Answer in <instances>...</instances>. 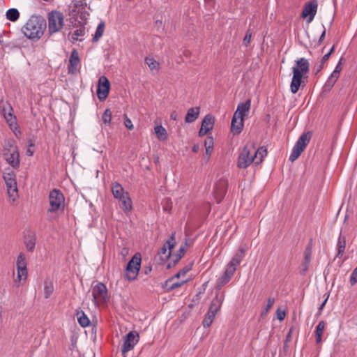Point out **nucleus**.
Wrapping results in <instances>:
<instances>
[{
	"label": "nucleus",
	"instance_id": "nucleus-1",
	"mask_svg": "<svg viewBox=\"0 0 357 357\" xmlns=\"http://www.w3.org/2000/svg\"><path fill=\"white\" fill-rule=\"evenodd\" d=\"M44 19L42 16L33 15L22 28V32L30 39H38L44 33Z\"/></svg>",
	"mask_w": 357,
	"mask_h": 357
},
{
	"label": "nucleus",
	"instance_id": "nucleus-2",
	"mask_svg": "<svg viewBox=\"0 0 357 357\" xmlns=\"http://www.w3.org/2000/svg\"><path fill=\"white\" fill-rule=\"evenodd\" d=\"M86 3L84 0H74L69 5V15L78 24L84 23L86 26L89 13L86 10Z\"/></svg>",
	"mask_w": 357,
	"mask_h": 357
},
{
	"label": "nucleus",
	"instance_id": "nucleus-3",
	"mask_svg": "<svg viewBox=\"0 0 357 357\" xmlns=\"http://www.w3.org/2000/svg\"><path fill=\"white\" fill-rule=\"evenodd\" d=\"M49 207L47 213H63L65 210V197L63 192L57 188L52 190L49 193Z\"/></svg>",
	"mask_w": 357,
	"mask_h": 357
},
{
	"label": "nucleus",
	"instance_id": "nucleus-4",
	"mask_svg": "<svg viewBox=\"0 0 357 357\" xmlns=\"http://www.w3.org/2000/svg\"><path fill=\"white\" fill-rule=\"evenodd\" d=\"M64 26L63 14L58 10L48 13V31L50 35L59 32Z\"/></svg>",
	"mask_w": 357,
	"mask_h": 357
},
{
	"label": "nucleus",
	"instance_id": "nucleus-5",
	"mask_svg": "<svg viewBox=\"0 0 357 357\" xmlns=\"http://www.w3.org/2000/svg\"><path fill=\"white\" fill-rule=\"evenodd\" d=\"M3 177L7 188L10 202L13 204L19 197L15 175L13 171L9 170V172L3 173Z\"/></svg>",
	"mask_w": 357,
	"mask_h": 357
},
{
	"label": "nucleus",
	"instance_id": "nucleus-6",
	"mask_svg": "<svg viewBox=\"0 0 357 357\" xmlns=\"http://www.w3.org/2000/svg\"><path fill=\"white\" fill-rule=\"evenodd\" d=\"M142 257L139 252L135 253L130 261L128 262L126 267V278L129 281L135 280L141 268Z\"/></svg>",
	"mask_w": 357,
	"mask_h": 357
},
{
	"label": "nucleus",
	"instance_id": "nucleus-7",
	"mask_svg": "<svg viewBox=\"0 0 357 357\" xmlns=\"http://www.w3.org/2000/svg\"><path fill=\"white\" fill-rule=\"evenodd\" d=\"M311 139V133L310 132H303L298 139L294 146L289 160L291 162L295 161L304 151L306 146Z\"/></svg>",
	"mask_w": 357,
	"mask_h": 357
},
{
	"label": "nucleus",
	"instance_id": "nucleus-8",
	"mask_svg": "<svg viewBox=\"0 0 357 357\" xmlns=\"http://www.w3.org/2000/svg\"><path fill=\"white\" fill-rule=\"evenodd\" d=\"M223 297V295L220 296L216 295L215 297L212 301L208 311L206 314L202 322V324L204 328H208L211 325L217 312L221 307V305L224 299Z\"/></svg>",
	"mask_w": 357,
	"mask_h": 357
},
{
	"label": "nucleus",
	"instance_id": "nucleus-9",
	"mask_svg": "<svg viewBox=\"0 0 357 357\" xmlns=\"http://www.w3.org/2000/svg\"><path fill=\"white\" fill-rule=\"evenodd\" d=\"M255 160L252 151V145H246L243 149L238 158L237 166L241 169H245Z\"/></svg>",
	"mask_w": 357,
	"mask_h": 357
},
{
	"label": "nucleus",
	"instance_id": "nucleus-10",
	"mask_svg": "<svg viewBox=\"0 0 357 357\" xmlns=\"http://www.w3.org/2000/svg\"><path fill=\"white\" fill-rule=\"evenodd\" d=\"M139 340V335L135 331L128 332L124 337L121 351L124 354L132 350Z\"/></svg>",
	"mask_w": 357,
	"mask_h": 357
},
{
	"label": "nucleus",
	"instance_id": "nucleus-11",
	"mask_svg": "<svg viewBox=\"0 0 357 357\" xmlns=\"http://www.w3.org/2000/svg\"><path fill=\"white\" fill-rule=\"evenodd\" d=\"M74 30L68 33V38L72 43L83 41L87 33L84 23L75 24L73 26Z\"/></svg>",
	"mask_w": 357,
	"mask_h": 357
},
{
	"label": "nucleus",
	"instance_id": "nucleus-12",
	"mask_svg": "<svg viewBox=\"0 0 357 357\" xmlns=\"http://www.w3.org/2000/svg\"><path fill=\"white\" fill-rule=\"evenodd\" d=\"M110 83L105 76H101L98 79L96 90L97 96L100 101L105 100L109 95Z\"/></svg>",
	"mask_w": 357,
	"mask_h": 357
},
{
	"label": "nucleus",
	"instance_id": "nucleus-13",
	"mask_svg": "<svg viewBox=\"0 0 357 357\" xmlns=\"http://www.w3.org/2000/svg\"><path fill=\"white\" fill-rule=\"evenodd\" d=\"M16 265L17 268V280L19 281L25 280L27 278V268L25 255L23 252L19 254Z\"/></svg>",
	"mask_w": 357,
	"mask_h": 357
},
{
	"label": "nucleus",
	"instance_id": "nucleus-14",
	"mask_svg": "<svg viewBox=\"0 0 357 357\" xmlns=\"http://www.w3.org/2000/svg\"><path fill=\"white\" fill-rule=\"evenodd\" d=\"M312 240H310V243L305 247L304 253H303V259L301 264V271L300 273L301 275H305L306 272L308 270L310 261H311V255L312 251Z\"/></svg>",
	"mask_w": 357,
	"mask_h": 357
},
{
	"label": "nucleus",
	"instance_id": "nucleus-15",
	"mask_svg": "<svg viewBox=\"0 0 357 357\" xmlns=\"http://www.w3.org/2000/svg\"><path fill=\"white\" fill-rule=\"evenodd\" d=\"M309 71L310 63L307 59L301 57L295 61V65L292 67L293 73L298 72V74L306 76Z\"/></svg>",
	"mask_w": 357,
	"mask_h": 357
},
{
	"label": "nucleus",
	"instance_id": "nucleus-16",
	"mask_svg": "<svg viewBox=\"0 0 357 357\" xmlns=\"http://www.w3.org/2000/svg\"><path fill=\"white\" fill-rule=\"evenodd\" d=\"M175 233L172 234L168 240L164 243L162 247L158 251L159 255H166L165 259L170 258L172 254V250L175 246Z\"/></svg>",
	"mask_w": 357,
	"mask_h": 357
},
{
	"label": "nucleus",
	"instance_id": "nucleus-17",
	"mask_svg": "<svg viewBox=\"0 0 357 357\" xmlns=\"http://www.w3.org/2000/svg\"><path fill=\"white\" fill-rule=\"evenodd\" d=\"M317 10V2H309L307 3L303 11H302V17L303 18L308 17L307 22H310L314 17Z\"/></svg>",
	"mask_w": 357,
	"mask_h": 357
},
{
	"label": "nucleus",
	"instance_id": "nucleus-18",
	"mask_svg": "<svg viewBox=\"0 0 357 357\" xmlns=\"http://www.w3.org/2000/svg\"><path fill=\"white\" fill-rule=\"evenodd\" d=\"M3 156L5 160L13 168H17L20 166V154L18 151L12 152H4Z\"/></svg>",
	"mask_w": 357,
	"mask_h": 357
},
{
	"label": "nucleus",
	"instance_id": "nucleus-19",
	"mask_svg": "<svg viewBox=\"0 0 357 357\" xmlns=\"http://www.w3.org/2000/svg\"><path fill=\"white\" fill-rule=\"evenodd\" d=\"M107 295V289L105 284L102 282H98L94 286L92 291L93 301L95 303L97 302V298H105Z\"/></svg>",
	"mask_w": 357,
	"mask_h": 357
},
{
	"label": "nucleus",
	"instance_id": "nucleus-20",
	"mask_svg": "<svg viewBox=\"0 0 357 357\" xmlns=\"http://www.w3.org/2000/svg\"><path fill=\"white\" fill-rule=\"evenodd\" d=\"M306 76L303 75L301 74H298V73H293V77L291 78V84H290V91L292 93H296L300 86L302 85L303 78H305Z\"/></svg>",
	"mask_w": 357,
	"mask_h": 357
},
{
	"label": "nucleus",
	"instance_id": "nucleus-21",
	"mask_svg": "<svg viewBox=\"0 0 357 357\" xmlns=\"http://www.w3.org/2000/svg\"><path fill=\"white\" fill-rule=\"evenodd\" d=\"M112 192L114 197L119 201L129 195L128 192L125 191L122 185L117 182L112 184Z\"/></svg>",
	"mask_w": 357,
	"mask_h": 357
},
{
	"label": "nucleus",
	"instance_id": "nucleus-22",
	"mask_svg": "<svg viewBox=\"0 0 357 357\" xmlns=\"http://www.w3.org/2000/svg\"><path fill=\"white\" fill-rule=\"evenodd\" d=\"M251 105L250 99H248L243 102H240L237 105V109L234 112V115L238 118H243L246 115V113L249 112Z\"/></svg>",
	"mask_w": 357,
	"mask_h": 357
},
{
	"label": "nucleus",
	"instance_id": "nucleus-23",
	"mask_svg": "<svg viewBox=\"0 0 357 357\" xmlns=\"http://www.w3.org/2000/svg\"><path fill=\"white\" fill-rule=\"evenodd\" d=\"M243 128V118L233 116L231 123V130L234 135H238Z\"/></svg>",
	"mask_w": 357,
	"mask_h": 357
},
{
	"label": "nucleus",
	"instance_id": "nucleus-24",
	"mask_svg": "<svg viewBox=\"0 0 357 357\" xmlns=\"http://www.w3.org/2000/svg\"><path fill=\"white\" fill-rule=\"evenodd\" d=\"M3 118L8 124L10 128L13 130L16 136L17 135V133H20V131L18 130L17 128L16 117L13 114V112L6 113V114L3 116Z\"/></svg>",
	"mask_w": 357,
	"mask_h": 357
},
{
	"label": "nucleus",
	"instance_id": "nucleus-25",
	"mask_svg": "<svg viewBox=\"0 0 357 357\" xmlns=\"http://www.w3.org/2000/svg\"><path fill=\"white\" fill-rule=\"evenodd\" d=\"M79 63V53L77 50L73 49L69 59V72H73V69L76 70Z\"/></svg>",
	"mask_w": 357,
	"mask_h": 357
},
{
	"label": "nucleus",
	"instance_id": "nucleus-26",
	"mask_svg": "<svg viewBox=\"0 0 357 357\" xmlns=\"http://www.w3.org/2000/svg\"><path fill=\"white\" fill-rule=\"evenodd\" d=\"M199 112L200 108L199 107L190 108L185 116V123H190L194 122L198 118Z\"/></svg>",
	"mask_w": 357,
	"mask_h": 357
},
{
	"label": "nucleus",
	"instance_id": "nucleus-27",
	"mask_svg": "<svg viewBox=\"0 0 357 357\" xmlns=\"http://www.w3.org/2000/svg\"><path fill=\"white\" fill-rule=\"evenodd\" d=\"M252 151L254 155H255V160H256L255 163L256 164L261 163L262 162L264 158L267 154V150L264 146H261L256 150L255 147L252 145Z\"/></svg>",
	"mask_w": 357,
	"mask_h": 357
},
{
	"label": "nucleus",
	"instance_id": "nucleus-28",
	"mask_svg": "<svg viewBox=\"0 0 357 357\" xmlns=\"http://www.w3.org/2000/svg\"><path fill=\"white\" fill-rule=\"evenodd\" d=\"M185 248L184 246L181 245L180 248L176 251V253H175L172 257V261L168 264L167 266V268H170L172 266H174L183 257V256L185 254Z\"/></svg>",
	"mask_w": 357,
	"mask_h": 357
},
{
	"label": "nucleus",
	"instance_id": "nucleus-29",
	"mask_svg": "<svg viewBox=\"0 0 357 357\" xmlns=\"http://www.w3.org/2000/svg\"><path fill=\"white\" fill-rule=\"evenodd\" d=\"M144 61L153 74H156L159 72L160 63L153 57L146 56Z\"/></svg>",
	"mask_w": 357,
	"mask_h": 357
},
{
	"label": "nucleus",
	"instance_id": "nucleus-30",
	"mask_svg": "<svg viewBox=\"0 0 357 357\" xmlns=\"http://www.w3.org/2000/svg\"><path fill=\"white\" fill-rule=\"evenodd\" d=\"M338 78H339L338 77L331 74L330 76L328 77L326 82H325L324 85L322 87V92L323 93L329 92L333 87L334 84H335V82H337Z\"/></svg>",
	"mask_w": 357,
	"mask_h": 357
},
{
	"label": "nucleus",
	"instance_id": "nucleus-31",
	"mask_svg": "<svg viewBox=\"0 0 357 357\" xmlns=\"http://www.w3.org/2000/svg\"><path fill=\"white\" fill-rule=\"evenodd\" d=\"M346 246V238L344 236H342V234L340 233L338 241L337 243V255L336 257L340 258L342 257Z\"/></svg>",
	"mask_w": 357,
	"mask_h": 357
},
{
	"label": "nucleus",
	"instance_id": "nucleus-32",
	"mask_svg": "<svg viewBox=\"0 0 357 357\" xmlns=\"http://www.w3.org/2000/svg\"><path fill=\"white\" fill-rule=\"evenodd\" d=\"M245 252V250L242 247L240 248L238 250V252L234 255V257L229 261V263L231 264V266H234L237 267L241 264L243 259L244 258Z\"/></svg>",
	"mask_w": 357,
	"mask_h": 357
},
{
	"label": "nucleus",
	"instance_id": "nucleus-33",
	"mask_svg": "<svg viewBox=\"0 0 357 357\" xmlns=\"http://www.w3.org/2000/svg\"><path fill=\"white\" fill-rule=\"evenodd\" d=\"M104 30H105V22L103 21H101L98 24V26L96 27L95 33L93 36V38H92L93 43H96L99 40V39L103 35Z\"/></svg>",
	"mask_w": 357,
	"mask_h": 357
},
{
	"label": "nucleus",
	"instance_id": "nucleus-34",
	"mask_svg": "<svg viewBox=\"0 0 357 357\" xmlns=\"http://www.w3.org/2000/svg\"><path fill=\"white\" fill-rule=\"evenodd\" d=\"M77 316L78 323L82 327H87L89 326L91 321L83 311L77 312Z\"/></svg>",
	"mask_w": 357,
	"mask_h": 357
},
{
	"label": "nucleus",
	"instance_id": "nucleus-35",
	"mask_svg": "<svg viewBox=\"0 0 357 357\" xmlns=\"http://www.w3.org/2000/svg\"><path fill=\"white\" fill-rule=\"evenodd\" d=\"M121 202V208L126 213H129L132 209V203L130 195L126 197L120 201Z\"/></svg>",
	"mask_w": 357,
	"mask_h": 357
},
{
	"label": "nucleus",
	"instance_id": "nucleus-36",
	"mask_svg": "<svg viewBox=\"0 0 357 357\" xmlns=\"http://www.w3.org/2000/svg\"><path fill=\"white\" fill-rule=\"evenodd\" d=\"M213 124H214L213 118L210 114H207L203 119L201 126L206 128V130L210 131L213 129Z\"/></svg>",
	"mask_w": 357,
	"mask_h": 357
},
{
	"label": "nucleus",
	"instance_id": "nucleus-37",
	"mask_svg": "<svg viewBox=\"0 0 357 357\" xmlns=\"http://www.w3.org/2000/svg\"><path fill=\"white\" fill-rule=\"evenodd\" d=\"M155 133L158 139L160 141L165 140L167 138V132L166 129L161 125L157 126L154 128Z\"/></svg>",
	"mask_w": 357,
	"mask_h": 357
},
{
	"label": "nucleus",
	"instance_id": "nucleus-38",
	"mask_svg": "<svg viewBox=\"0 0 357 357\" xmlns=\"http://www.w3.org/2000/svg\"><path fill=\"white\" fill-rule=\"evenodd\" d=\"M24 243L29 251H33L36 245V238L33 235L24 236Z\"/></svg>",
	"mask_w": 357,
	"mask_h": 357
},
{
	"label": "nucleus",
	"instance_id": "nucleus-39",
	"mask_svg": "<svg viewBox=\"0 0 357 357\" xmlns=\"http://www.w3.org/2000/svg\"><path fill=\"white\" fill-rule=\"evenodd\" d=\"M7 20L11 22L17 21L20 17V13L16 8H10L6 13Z\"/></svg>",
	"mask_w": 357,
	"mask_h": 357
},
{
	"label": "nucleus",
	"instance_id": "nucleus-40",
	"mask_svg": "<svg viewBox=\"0 0 357 357\" xmlns=\"http://www.w3.org/2000/svg\"><path fill=\"white\" fill-rule=\"evenodd\" d=\"M13 151H18L17 146L15 145L13 139H8L5 142L3 145V153L4 152H12Z\"/></svg>",
	"mask_w": 357,
	"mask_h": 357
},
{
	"label": "nucleus",
	"instance_id": "nucleus-41",
	"mask_svg": "<svg viewBox=\"0 0 357 357\" xmlns=\"http://www.w3.org/2000/svg\"><path fill=\"white\" fill-rule=\"evenodd\" d=\"M230 280L231 278L223 274L218 278L215 289L220 290L225 284H227L230 281Z\"/></svg>",
	"mask_w": 357,
	"mask_h": 357
},
{
	"label": "nucleus",
	"instance_id": "nucleus-42",
	"mask_svg": "<svg viewBox=\"0 0 357 357\" xmlns=\"http://www.w3.org/2000/svg\"><path fill=\"white\" fill-rule=\"evenodd\" d=\"M1 113L3 116L6 113L13 112V107L8 102H2L0 104Z\"/></svg>",
	"mask_w": 357,
	"mask_h": 357
},
{
	"label": "nucleus",
	"instance_id": "nucleus-43",
	"mask_svg": "<svg viewBox=\"0 0 357 357\" xmlns=\"http://www.w3.org/2000/svg\"><path fill=\"white\" fill-rule=\"evenodd\" d=\"M102 121L105 124H109L112 121V112L109 109H107L102 116Z\"/></svg>",
	"mask_w": 357,
	"mask_h": 357
},
{
	"label": "nucleus",
	"instance_id": "nucleus-44",
	"mask_svg": "<svg viewBox=\"0 0 357 357\" xmlns=\"http://www.w3.org/2000/svg\"><path fill=\"white\" fill-rule=\"evenodd\" d=\"M236 270V267L234 266H231V264L230 263H229L227 265L225 273L223 274L227 275L229 278H231V277L234 274Z\"/></svg>",
	"mask_w": 357,
	"mask_h": 357
},
{
	"label": "nucleus",
	"instance_id": "nucleus-45",
	"mask_svg": "<svg viewBox=\"0 0 357 357\" xmlns=\"http://www.w3.org/2000/svg\"><path fill=\"white\" fill-rule=\"evenodd\" d=\"M343 60H344V58L342 56L340 59L337 64L336 65L334 70L332 72V73H331L332 75H335V76L339 77L340 73V72H341V70L342 69V65Z\"/></svg>",
	"mask_w": 357,
	"mask_h": 357
},
{
	"label": "nucleus",
	"instance_id": "nucleus-46",
	"mask_svg": "<svg viewBox=\"0 0 357 357\" xmlns=\"http://www.w3.org/2000/svg\"><path fill=\"white\" fill-rule=\"evenodd\" d=\"M192 268V264L187 265L185 267H183L178 273H177L174 278H178L181 276L185 275L186 273H188Z\"/></svg>",
	"mask_w": 357,
	"mask_h": 357
},
{
	"label": "nucleus",
	"instance_id": "nucleus-47",
	"mask_svg": "<svg viewBox=\"0 0 357 357\" xmlns=\"http://www.w3.org/2000/svg\"><path fill=\"white\" fill-rule=\"evenodd\" d=\"M324 327H325L324 321H320L316 326V328L314 332V335H322Z\"/></svg>",
	"mask_w": 357,
	"mask_h": 357
},
{
	"label": "nucleus",
	"instance_id": "nucleus-48",
	"mask_svg": "<svg viewBox=\"0 0 357 357\" xmlns=\"http://www.w3.org/2000/svg\"><path fill=\"white\" fill-rule=\"evenodd\" d=\"M274 303H275V298H272V297H269L267 300V304L264 309L262 314H266L269 311L271 307L273 306Z\"/></svg>",
	"mask_w": 357,
	"mask_h": 357
},
{
	"label": "nucleus",
	"instance_id": "nucleus-49",
	"mask_svg": "<svg viewBox=\"0 0 357 357\" xmlns=\"http://www.w3.org/2000/svg\"><path fill=\"white\" fill-rule=\"evenodd\" d=\"M124 126L129 130H132L134 128L132 121L130 120V118H128V116L126 114H124Z\"/></svg>",
	"mask_w": 357,
	"mask_h": 357
},
{
	"label": "nucleus",
	"instance_id": "nucleus-50",
	"mask_svg": "<svg viewBox=\"0 0 357 357\" xmlns=\"http://www.w3.org/2000/svg\"><path fill=\"white\" fill-rule=\"evenodd\" d=\"M349 282L351 285H354L356 283H357V266L352 271L350 275Z\"/></svg>",
	"mask_w": 357,
	"mask_h": 357
},
{
	"label": "nucleus",
	"instance_id": "nucleus-51",
	"mask_svg": "<svg viewBox=\"0 0 357 357\" xmlns=\"http://www.w3.org/2000/svg\"><path fill=\"white\" fill-rule=\"evenodd\" d=\"M334 49H335V46L333 45V46L331 47L330 50L321 58V63L322 65H324V63L329 59V57L331 56V54L333 52Z\"/></svg>",
	"mask_w": 357,
	"mask_h": 357
},
{
	"label": "nucleus",
	"instance_id": "nucleus-52",
	"mask_svg": "<svg viewBox=\"0 0 357 357\" xmlns=\"http://www.w3.org/2000/svg\"><path fill=\"white\" fill-rule=\"evenodd\" d=\"M252 38V33L250 31H248L245 33V36L243 38V44L245 46L248 47L250 43V40Z\"/></svg>",
	"mask_w": 357,
	"mask_h": 357
},
{
	"label": "nucleus",
	"instance_id": "nucleus-53",
	"mask_svg": "<svg viewBox=\"0 0 357 357\" xmlns=\"http://www.w3.org/2000/svg\"><path fill=\"white\" fill-rule=\"evenodd\" d=\"M205 148L213 149V139L212 137H208L205 140Z\"/></svg>",
	"mask_w": 357,
	"mask_h": 357
},
{
	"label": "nucleus",
	"instance_id": "nucleus-54",
	"mask_svg": "<svg viewBox=\"0 0 357 357\" xmlns=\"http://www.w3.org/2000/svg\"><path fill=\"white\" fill-rule=\"evenodd\" d=\"M186 282V281H183V282H174V283H172L169 287H168V291H172V290H174L176 288H178L180 287H181L183 284H185Z\"/></svg>",
	"mask_w": 357,
	"mask_h": 357
},
{
	"label": "nucleus",
	"instance_id": "nucleus-55",
	"mask_svg": "<svg viewBox=\"0 0 357 357\" xmlns=\"http://www.w3.org/2000/svg\"><path fill=\"white\" fill-rule=\"evenodd\" d=\"M227 190L225 187L224 186L223 188L221 190L219 194V197L217 198V202L219 204L221 202L222 199H223L225 195L226 194Z\"/></svg>",
	"mask_w": 357,
	"mask_h": 357
},
{
	"label": "nucleus",
	"instance_id": "nucleus-56",
	"mask_svg": "<svg viewBox=\"0 0 357 357\" xmlns=\"http://www.w3.org/2000/svg\"><path fill=\"white\" fill-rule=\"evenodd\" d=\"M328 295L326 296V298L324 300V301L321 303V304L319 305V308H318V312H317V314L319 315L322 313V310L324 307V306L326 305V303H327V301L328 299Z\"/></svg>",
	"mask_w": 357,
	"mask_h": 357
},
{
	"label": "nucleus",
	"instance_id": "nucleus-57",
	"mask_svg": "<svg viewBox=\"0 0 357 357\" xmlns=\"http://www.w3.org/2000/svg\"><path fill=\"white\" fill-rule=\"evenodd\" d=\"M285 317V312L280 311L279 309L277 310V318L280 321H282Z\"/></svg>",
	"mask_w": 357,
	"mask_h": 357
},
{
	"label": "nucleus",
	"instance_id": "nucleus-58",
	"mask_svg": "<svg viewBox=\"0 0 357 357\" xmlns=\"http://www.w3.org/2000/svg\"><path fill=\"white\" fill-rule=\"evenodd\" d=\"M53 286L51 284L50 286L47 285L46 282V298L50 296V294L53 292Z\"/></svg>",
	"mask_w": 357,
	"mask_h": 357
},
{
	"label": "nucleus",
	"instance_id": "nucleus-59",
	"mask_svg": "<svg viewBox=\"0 0 357 357\" xmlns=\"http://www.w3.org/2000/svg\"><path fill=\"white\" fill-rule=\"evenodd\" d=\"M208 131L209 130H206V128L201 126L198 133H199V136H204V135H206Z\"/></svg>",
	"mask_w": 357,
	"mask_h": 357
},
{
	"label": "nucleus",
	"instance_id": "nucleus-60",
	"mask_svg": "<svg viewBox=\"0 0 357 357\" xmlns=\"http://www.w3.org/2000/svg\"><path fill=\"white\" fill-rule=\"evenodd\" d=\"M32 146H33V144H30L29 146V148L26 150V155H29V156H31L33 155V151L31 149Z\"/></svg>",
	"mask_w": 357,
	"mask_h": 357
},
{
	"label": "nucleus",
	"instance_id": "nucleus-61",
	"mask_svg": "<svg viewBox=\"0 0 357 357\" xmlns=\"http://www.w3.org/2000/svg\"><path fill=\"white\" fill-rule=\"evenodd\" d=\"M323 27H324L323 26ZM325 36H326V29L325 28H324V31H322L320 37H319V43L321 44L322 43V41L324 40V38H325Z\"/></svg>",
	"mask_w": 357,
	"mask_h": 357
},
{
	"label": "nucleus",
	"instance_id": "nucleus-62",
	"mask_svg": "<svg viewBox=\"0 0 357 357\" xmlns=\"http://www.w3.org/2000/svg\"><path fill=\"white\" fill-rule=\"evenodd\" d=\"M199 149H200L199 144H195L193 145V146L192 148V151L194 153H197L199 151Z\"/></svg>",
	"mask_w": 357,
	"mask_h": 357
},
{
	"label": "nucleus",
	"instance_id": "nucleus-63",
	"mask_svg": "<svg viewBox=\"0 0 357 357\" xmlns=\"http://www.w3.org/2000/svg\"><path fill=\"white\" fill-rule=\"evenodd\" d=\"M151 270L152 268L151 266H146L144 268L143 271L144 274L148 275L151 271Z\"/></svg>",
	"mask_w": 357,
	"mask_h": 357
},
{
	"label": "nucleus",
	"instance_id": "nucleus-64",
	"mask_svg": "<svg viewBox=\"0 0 357 357\" xmlns=\"http://www.w3.org/2000/svg\"><path fill=\"white\" fill-rule=\"evenodd\" d=\"M323 66L324 65H322L321 63H320L316 68V70H315V75H317L321 70V69L323 68Z\"/></svg>",
	"mask_w": 357,
	"mask_h": 357
}]
</instances>
